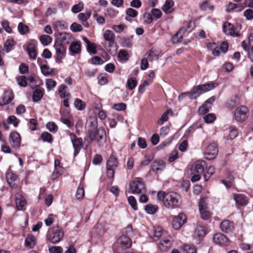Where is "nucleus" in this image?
I'll return each instance as SVG.
<instances>
[{
	"label": "nucleus",
	"instance_id": "1",
	"mask_svg": "<svg viewBox=\"0 0 253 253\" xmlns=\"http://www.w3.org/2000/svg\"><path fill=\"white\" fill-rule=\"evenodd\" d=\"M91 121L88 126V136L91 140L96 141L102 143L106 140V134L105 130L103 127L98 128V123L96 117H90Z\"/></svg>",
	"mask_w": 253,
	"mask_h": 253
},
{
	"label": "nucleus",
	"instance_id": "2",
	"mask_svg": "<svg viewBox=\"0 0 253 253\" xmlns=\"http://www.w3.org/2000/svg\"><path fill=\"white\" fill-rule=\"evenodd\" d=\"M160 201L163 202L165 207L168 209H173L179 206L180 196L175 192L165 193L160 191L157 194Z\"/></svg>",
	"mask_w": 253,
	"mask_h": 253
},
{
	"label": "nucleus",
	"instance_id": "3",
	"mask_svg": "<svg viewBox=\"0 0 253 253\" xmlns=\"http://www.w3.org/2000/svg\"><path fill=\"white\" fill-rule=\"evenodd\" d=\"M214 84V83H210L197 85L194 86L190 92L180 94L178 98L180 99L188 95L190 99H196L201 94L213 89L215 87Z\"/></svg>",
	"mask_w": 253,
	"mask_h": 253
},
{
	"label": "nucleus",
	"instance_id": "4",
	"mask_svg": "<svg viewBox=\"0 0 253 253\" xmlns=\"http://www.w3.org/2000/svg\"><path fill=\"white\" fill-rule=\"evenodd\" d=\"M131 192L134 194H140L146 192V188L142 179L135 178L130 184Z\"/></svg>",
	"mask_w": 253,
	"mask_h": 253
},
{
	"label": "nucleus",
	"instance_id": "5",
	"mask_svg": "<svg viewBox=\"0 0 253 253\" xmlns=\"http://www.w3.org/2000/svg\"><path fill=\"white\" fill-rule=\"evenodd\" d=\"M64 236L63 230L56 227L53 228L51 232L48 235V240L53 244H56L59 242Z\"/></svg>",
	"mask_w": 253,
	"mask_h": 253
},
{
	"label": "nucleus",
	"instance_id": "6",
	"mask_svg": "<svg viewBox=\"0 0 253 253\" xmlns=\"http://www.w3.org/2000/svg\"><path fill=\"white\" fill-rule=\"evenodd\" d=\"M54 48L55 49V60L57 63L61 61L62 59L64 58L66 53V47L60 42H55Z\"/></svg>",
	"mask_w": 253,
	"mask_h": 253
},
{
	"label": "nucleus",
	"instance_id": "7",
	"mask_svg": "<svg viewBox=\"0 0 253 253\" xmlns=\"http://www.w3.org/2000/svg\"><path fill=\"white\" fill-rule=\"evenodd\" d=\"M248 115L249 110L245 106H241L235 110V118L238 122L244 121L248 118Z\"/></svg>",
	"mask_w": 253,
	"mask_h": 253
},
{
	"label": "nucleus",
	"instance_id": "8",
	"mask_svg": "<svg viewBox=\"0 0 253 253\" xmlns=\"http://www.w3.org/2000/svg\"><path fill=\"white\" fill-rule=\"evenodd\" d=\"M242 47L248 51V57L253 62V34L250 35L248 42L243 41L242 43Z\"/></svg>",
	"mask_w": 253,
	"mask_h": 253
},
{
	"label": "nucleus",
	"instance_id": "9",
	"mask_svg": "<svg viewBox=\"0 0 253 253\" xmlns=\"http://www.w3.org/2000/svg\"><path fill=\"white\" fill-rule=\"evenodd\" d=\"M172 245V239L170 236H163L160 239L159 247L162 252H167L169 249L171 248Z\"/></svg>",
	"mask_w": 253,
	"mask_h": 253
},
{
	"label": "nucleus",
	"instance_id": "10",
	"mask_svg": "<svg viewBox=\"0 0 253 253\" xmlns=\"http://www.w3.org/2000/svg\"><path fill=\"white\" fill-rule=\"evenodd\" d=\"M69 136L74 148V155L76 156L79 154L83 144V139L82 138H78L76 135L73 133H70Z\"/></svg>",
	"mask_w": 253,
	"mask_h": 253
},
{
	"label": "nucleus",
	"instance_id": "11",
	"mask_svg": "<svg viewBox=\"0 0 253 253\" xmlns=\"http://www.w3.org/2000/svg\"><path fill=\"white\" fill-rule=\"evenodd\" d=\"M218 153V148L216 144L210 143L207 146L205 153V157L208 160L214 159Z\"/></svg>",
	"mask_w": 253,
	"mask_h": 253
},
{
	"label": "nucleus",
	"instance_id": "12",
	"mask_svg": "<svg viewBox=\"0 0 253 253\" xmlns=\"http://www.w3.org/2000/svg\"><path fill=\"white\" fill-rule=\"evenodd\" d=\"M37 42L36 40H31L27 43V51L28 53L30 59L33 60H35L37 58Z\"/></svg>",
	"mask_w": 253,
	"mask_h": 253
},
{
	"label": "nucleus",
	"instance_id": "13",
	"mask_svg": "<svg viewBox=\"0 0 253 253\" xmlns=\"http://www.w3.org/2000/svg\"><path fill=\"white\" fill-rule=\"evenodd\" d=\"M187 217L182 212L179 213L177 216H175L172 221V225L176 230L179 229L182 225L186 222Z\"/></svg>",
	"mask_w": 253,
	"mask_h": 253
},
{
	"label": "nucleus",
	"instance_id": "14",
	"mask_svg": "<svg viewBox=\"0 0 253 253\" xmlns=\"http://www.w3.org/2000/svg\"><path fill=\"white\" fill-rule=\"evenodd\" d=\"M223 30L224 33L232 37H237L240 36L238 31L234 26L229 22H225L223 25Z\"/></svg>",
	"mask_w": 253,
	"mask_h": 253
},
{
	"label": "nucleus",
	"instance_id": "15",
	"mask_svg": "<svg viewBox=\"0 0 253 253\" xmlns=\"http://www.w3.org/2000/svg\"><path fill=\"white\" fill-rule=\"evenodd\" d=\"M213 241L220 246H227L229 244L228 239L223 234L218 233L213 236Z\"/></svg>",
	"mask_w": 253,
	"mask_h": 253
},
{
	"label": "nucleus",
	"instance_id": "16",
	"mask_svg": "<svg viewBox=\"0 0 253 253\" xmlns=\"http://www.w3.org/2000/svg\"><path fill=\"white\" fill-rule=\"evenodd\" d=\"M13 98L14 94L12 90L4 91L2 96L0 98V105L4 106L9 103Z\"/></svg>",
	"mask_w": 253,
	"mask_h": 253
},
{
	"label": "nucleus",
	"instance_id": "17",
	"mask_svg": "<svg viewBox=\"0 0 253 253\" xmlns=\"http://www.w3.org/2000/svg\"><path fill=\"white\" fill-rule=\"evenodd\" d=\"M69 53L72 56L80 54L81 52V42L79 41L71 42L69 48Z\"/></svg>",
	"mask_w": 253,
	"mask_h": 253
},
{
	"label": "nucleus",
	"instance_id": "18",
	"mask_svg": "<svg viewBox=\"0 0 253 253\" xmlns=\"http://www.w3.org/2000/svg\"><path fill=\"white\" fill-rule=\"evenodd\" d=\"M205 167L206 162L203 160H199L192 165L191 170L193 173H201L203 172Z\"/></svg>",
	"mask_w": 253,
	"mask_h": 253
},
{
	"label": "nucleus",
	"instance_id": "19",
	"mask_svg": "<svg viewBox=\"0 0 253 253\" xmlns=\"http://www.w3.org/2000/svg\"><path fill=\"white\" fill-rule=\"evenodd\" d=\"M166 167L165 162L160 160H155L151 164V170L156 173L161 172Z\"/></svg>",
	"mask_w": 253,
	"mask_h": 253
},
{
	"label": "nucleus",
	"instance_id": "20",
	"mask_svg": "<svg viewBox=\"0 0 253 253\" xmlns=\"http://www.w3.org/2000/svg\"><path fill=\"white\" fill-rule=\"evenodd\" d=\"M6 179L8 184L10 187L12 188L17 187L19 181L16 174L12 172H7L6 174Z\"/></svg>",
	"mask_w": 253,
	"mask_h": 253
},
{
	"label": "nucleus",
	"instance_id": "21",
	"mask_svg": "<svg viewBox=\"0 0 253 253\" xmlns=\"http://www.w3.org/2000/svg\"><path fill=\"white\" fill-rule=\"evenodd\" d=\"M9 140L14 148L15 149L19 148L21 143V137L18 132H12L10 133Z\"/></svg>",
	"mask_w": 253,
	"mask_h": 253
},
{
	"label": "nucleus",
	"instance_id": "22",
	"mask_svg": "<svg viewBox=\"0 0 253 253\" xmlns=\"http://www.w3.org/2000/svg\"><path fill=\"white\" fill-rule=\"evenodd\" d=\"M165 231L161 226L154 227L152 231V237L154 241H157L160 239L161 237L165 236Z\"/></svg>",
	"mask_w": 253,
	"mask_h": 253
},
{
	"label": "nucleus",
	"instance_id": "23",
	"mask_svg": "<svg viewBox=\"0 0 253 253\" xmlns=\"http://www.w3.org/2000/svg\"><path fill=\"white\" fill-rule=\"evenodd\" d=\"M72 35L67 33H61L59 34L56 42H60L63 45L69 44L72 41Z\"/></svg>",
	"mask_w": 253,
	"mask_h": 253
},
{
	"label": "nucleus",
	"instance_id": "24",
	"mask_svg": "<svg viewBox=\"0 0 253 253\" xmlns=\"http://www.w3.org/2000/svg\"><path fill=\"white\" fill-rule=\"evenodd\" d=\"M54 170L51 175L52 179H55L61 175L64 171V168L60 165V162L58 160L54 161Z\"/></svg>",
	"mask_w": 253,
	"mask_h": 253
},
{
	"label": "nucleus",
	"instance_id": "25",
	"mask_svg": "<svg viewBox=\"0 0 253 253\" xmlns=\"http://www.w3.org/2000/svg\"><path fill=\"white\" fill-rule=\"evenodd\" d=\"M221 230L225 233H231L234 229V223L228 220H225L220 223Z\"/></svg>",
	"mask_w": 253,
	"mask_h": 253
},
{
	"label": "nucleus",
	"instance_id": "26",
	"mask_svg": "<svg viewBox=\"0 0 253 253\" xmlns=\"http://www.w3.org/2000/svg\"><path fill=\"white\" fill-rule=\"evenodd\" d=\"M103 38L106 41L108 42L110 47L115 45V35L112 31L109 30L105 31L103 34Z\"/></svg>",
	"mask_w": 253,
	"mask_h": 253
},
{
	"label": "nucleus",
	"instance_id": "27",
	"mask_svg": "<svg viewBox=\"0 0 253 253\" xmlns=\"http://www.w3.org/2000/svg\"><path fill=\"white\" fill-rule=\"evenodd\" d=\"M36 244V237L33 235H28L25 240V247L28 249L34 248Z\"/></svg>",
	"mask_w": 253,
	"mask_h": 253
},
{
	"label": "nucleus",
	"instance_id": "28",
	"mask_svg": "<svg viewBox=\"0 0 253 253\" xmlns=\"http://www.w3.org/2000/svg\"><path fill=\"white\" fill-rule=\"evenodd\" d=\"M234 198L236 204L240 206H246L248 203V198L243 194H236Z\"/></svg>",
	"mask_w": 253,
	"mask_h": 253
},
{
	"label": "nucleus",
	"instance_id": "29",
	"mask_svg": "<svg viewBox=\"0 0 253 253\" xmlns=\"http://www.w3.org/2000/svg\"><path fill=\"white\" fill-rule=\"evenodd\" d=\"M60 121L68 127L73 126V123L71 121V116L68 112L61 114Z\"/></svg>",
	"mask_w": 253,
	"mask_h": 253
},
{
	"label": "nucleus",
	"instance_id": "30",
	"mask_svg": "<svg viewBox=\"0 0 253 253\" xmlns=\"http://www.w3.org/2000/svg\"><path fill=\"white\" fill-rule=\"evenodd\" d=\"M15 202L16 207L19 211L22 210L23 208L26 204V202L24 197L20 194H17L15 196Z\"/></svg>",
	"mask_w": 253,
	"mask_h": 253
},
{
	"label": "nucleus",
	"instance_id": "31",
	"mask_svg": "<svg viewBox=\"0 0 253 253\" xmlns=\"http://www.w3.org/2000/svg\"><path fill=\"white\" fill-rule=\"evenodd\" d=\"M244 7L245 6L242 3L236 4L230 2L226 8V11L228 12H230L233 10L240 11L243 10Z\"/></svg>",
	"mask_w": 253,
	"mask_h": 253
},
{
	"label": "nucleus",
	"instance_id": "32",
	"mask_svg": "<svg viewBox=\"0 0 253 253\" xmlns=\"http://www.w3.org/2000/svg\"><path fill=\"white\" fill-rule=\"evenodd\" d=\"M118 241L120 244L124 246L126 248L130 247L132 244L131 239H130L127 236H122L120 237L118 240Z\"/></svg>",
	"mask_w": 253,
	"mask_h": 253
},
{
	"label": "nucleus",
	"instance_id": "33",
	"mask_svg": "<svg viewBox=\"0 0 253 253\" xmlns=\"http://www.w3.org/2000/svg\"><path fill=\"white\" fill-rule=\"evenodd\" d=\"M53 27L55 31H59L67 29L68 26L64 21H57L53 23Z\"/></svg>",
	"mask_w": 253,
	"mask_h": 253
},
{
	"label": "nucleus",
	"instance_id": "34",
	"mask_svg": "<svg viewBox=\"0 0 253 253\" xmlns=\"http://www.w3.org/2000/svg\"><path fill=\"white\" fill-rule=\"evenodd\" d=\"M206 234V232L204 226L198 225L194 233V236L197 238H203Z\"/></svg>",
	"mask_w": 253,
	"mask_h": 253
},
{
	"label": "nucleus",
	"instance_id": "35",
	"mask_svg": "<svg viewBox=\"0 0 253 253\" xmlns=\"http://www.w3.org/2000/svg\"><path fill=\"white\" fill-rule=\"evenodd\" d=\"M185 32V29L180 28L179 31L173 36L172 41L174 43H178L182 39L184 33Z\"/></svg>",
	"mask_w": 253,
	"mask_h": 253
},
{
	"label": "nucleus",
	"instance_id": "36",
	"mask_svg": "<svg viewBox=\"0 0 253 253\" xmlns=\"http://www.w3.org/2000/svg\"><path fill=\"white\" fill-rule=\"evenodd\" d=\"M118 165V161L117 159L114 156H110L107 162L106 167L116 169Z\"/></svg>",
	"mask_w": 253,
	"mask_h": 253
},
{
	"label": "nucleus",
	"instance_id": "37",
	"mask_svg": "<svg viewBox=\"0 0 253 253\" xmlns=\"http://www.w3.org/2000/svg\"><path fill=\"white\" fill-rule=\"evenodd\" d=\"M173 5L174 2L172 0H167L162 9L165 13L169 14L171 12V8Z\"/></svg>",
	"mask_w": 253,
	"mask_h": 253
},
{
	"label": "nucleus",
	"instance_id": "38",
	"mask_svg": "<svg viewBox=\"0 0 253 253\" xmlns=\"http://www.w3.org/2000/svg\"><path fill=\"white\" fill-rule=\"evenodd\" d=\"M200 8L202 11H206L210 10L211 11H212L214 9V6L211 4L209 1L205 0L201 4Z\"/></svg>",
	"mask_w": 253,
	"mask_h": 253
},
{
	"label": "nucleus",
	"instance_id": "39",
	"mask_svg": "<svg viewBox=\"0 0 253 253\" xmlns=\"http://www.w3.org/2000/svg\"><path fill=\"white\" fill-rule=\"evenodd\" d=\"M15 44V42L14 40L12 39H7L5 43L4 47V49L7 53L9 52L10 51H11L13 48V46Z\"/></svg>",
	"mask_w": 253,
	"mask_h": 253
},
{
	"label": "nucleus",
	"instance_id": "40",
	"mask_svg": "<svg viewBox=\"0 0 253 253\" xmlns=\"http://www.w3.org/2000/svg\"><path fill=\"white\" fill-rule=\"evenodd\" d=\"M158 210V207L156 205L148 204L145 206V210L149 214H155Z\"/></svg>",
	"mask_w": 253,
	"mask_h": 253
},
{
	"label": "nucleus",
	"instance_id": "41",
	"mask_svg": "<svg viewBox=\"0 0 253 253\" xmlns=\"http://www.w3.org/2000/svg\"><path fill=\"white\" fill-rule=\"evenodd\" d=\"M84 196V189L83 185L80 183L79 185L78 189L76 191V197L77 199L80 200L82 199Z\"/></svg>",
	"mask_w": 253,
	"mask_h": 253
},
{
	"label": "nucleus",
	"instance_id": "42",
	"mask_svg": "<svg viewBox=\"0 0 253 253\" xmlns=\"http://www.w3.org/2000/svg\"><path fill=\"white\" fill-rule=\"evenodd\" d=\"M41 70L42 73L44 76L52 75L54 73L53 69L50 68L46 65H41Z\"/></svg>",
	"mask_w": 253,
	"mask_h": 253
},
{
	"label": "nucleus",
	"instance_id": "43",
	"mask_svg": "<svg viewBox=\"0 0 253 253\" xmlns=\"http://www.w3.org/2000/svg\"><path fill=\"white\" fill-rule=\"evenodd\" d=\"M208 47L209 49L212 50V54L213 55L217 56L220 54V49L216 46L215 43H210L208 44Z\"/></svg>",
	"mask_w": 253,
	"mask_h": 253
},
{
	"label": "nucleus",
	"instance_id": "44",
	"mask_svg": "<svg viewBox=\"0 0 253 253\" xmlns=\"http://www.w3.org/2000/svg\"><path fill=\"white\" fill-rule=\"evenodd\" d=\"M43 96V92L40 89H36L33 94V99L34 101H40Z\"/></svg>",
	"mask_w": 253,
	"mask_h": 253
},
{
	"label": "nucleus",
	"instance_id": "45",
	"mask_svg": "<svg viewBox=\"0 0 253 253\" xmlns=\"http://www.w3.org/2000/svg\"><path fill=\"white\" fill-rule=\"evenodd\" d=\"M39 39L41 43L44 45H47L52 41L51 38L50 36L46 35L41 36L39 38Z\"/></svg>",
	"mask_w": 253,
	"mask_h": 253
},
{
	"label": "nucleus",
	"instance_id": "46",
	"mask_svg": "<svg viewBox=\"0 0 253 253\" xmlns=\"http://www.w3.org/2000/svg\"><path fill=\"white\" fill-rule=\"evenodd\" d=\"M74 105L77 110L80 111L84 110L86 106L85 102L79 98L76 99Z\"/></svg>",
	"mask_w": 253,
	"mask_h": 253
},
{
	"label": "nucleus",
	"instance_id": "47",
	"mask_svg": "<svg viewBox=\"0 0 253 253\" xmlns=\"http://www.w3.org/2000/svg\"><path fill=\"white\" fill-rule=\"evenodd\" d=\"M127 87L129 90L134 89L137 85V81L135 78H131L127 81Z\"/></svg>",
	"mask_w": 253,
	"mask_h": 253
},
{
	"label": "nucleus",
	"instance_id": "48",
	"mask_svg": "<svg viewBox=\"0 0 253 253\" xmlns=\"http://www.w3.org/2000/svg\"><path fill=\"white\" fill-rule=\"evenodd\" d=\"M41 138L44 142L51 143L52 141V135L49 132L46 131L43 132L42 133Z\"/></svg>",
	"mask_w": 253,
	"mask_h": 253
},
{
	"label": "nucleus",
	"instance_id": "49",
	"mask_svg": "<svg viewBox=\"0 0 253 253\" xmlns=\"http://www.w3.org/2000/svg\"><path fill=\"white\" fill-rule=\"evenodd\" d=\"M19 122V120L13 115L9 116L7 120V122L8 124H12L15 127L18 126Z\"/></svg>",
	"mask_w": 253,
	"mask_h": 253
},
{
	"label": "nucleus",
	"instance_id": "50",
	"mask_svg": "<svg viewBox=\"0 0 253 253\" xmlns=\"http://www.w3.org/2000/svg\"><path fill=\"white\" fill-rule=\"evenodd\" d=\"M67 86L65 85H61L59 88V93L61 98H67L69 94L66 92Z\"/></svg>",
	"mask_w": 253,
	"mask_h": 253
},
{
	"label": "nucleus",
	"instance_id": "51",
	"mask_svg": "<svg viewBox=\"0 0 253 253\" xmlns=\"http://www.w3.org/2000/svg\"><path fill=\"white\" fill-rule=\"evenodd\" d=\"M46 88L48 91H50L56 85V82L52 79H47L45 81Z\"/></svg>",
	"mask_w": 253,
	"mask_h": 253
},
{
	"label": "nucleus",
	"instance_id": "52",
	"mask_svg": "<svg viewBox=\"0 0 253 253\" xmlns=\"http://www.w3.org/2000/svg\"><path fill=\"white\" fill-rule=\"evenodd\" d=\"M118 56L121 60L127 61L128 59V55L125 50H120L118 53Z\"/></svg>",
	"mask_w": 253,
	"mask_h": 253
},
{
	"label": "nucleus",
	"instance_id": "53",
	"mask_svg": "<svg viewBox=\"0 0 253 253\" xmlns=\"http://www.w3.org/2000/svg\"><path fill=\"white\" fill-rule=\"evenodd\" d=\"M201 217L203 219L207 220L211 217V212L207 208L199 210Z\"/></svg>",
	"mask_w": 253,
	"mask_h": 253
},
{
	"label": "nucleus",
	"instance_id": "54",
	"mask_svg": "<svg viewBox=\"0 0 253 253\" xmlns=\"http://www.w3.org/2000/svg\"><path fill=\"white\" fill-rule=\"evenodd\" d=\"M228 131L229 133V139L232 140L237 137L238 134L237 130L234 127L230 126Z\"/></svg>",
	"mask_w": 253,
	"mask_h": 253
},
{
	"label": "nucleus",
	"instance_id": "55",
	"mask_svg": "<svg viewBox=\"0 0 253 253\" xmlns=\"http://www.w3.org/2000/svg\"><path fill=\"white\" fill-rule=\"evenodd\" d=\"M18 29L19 33L22 35H24L29 31V27L22 23H20L18 24Z\"/></svg>",
	"mask_w": 253,
	"mask_h": 253
},
{
	"label": "nucleus",
	"instance_id": "56",
	"mask_svg": "<svg viewBox=\"0 0 253 253\" xmlns=\"http://www.w3.org/2000/svg\"><path fill=\"white\" fill-rule=\"evenodd\" d=\"M47 129L52 132H55L58 130L57 126L54 122H48L46 125Z\"/></svg>",
	"mask_w": 253,
	"mask_h": 253
},
{
	"label": "nucleus",
	"instance_id": "57",
	"mask_svg": "<svg viewBox=\"0 0 253 253\" xmlns=\"http://www.w3.org/2000/svg\"><path fill=\"white\" fill-rule=\"evenodd\" d=\"M84 7L83 2H80L78 4L74 5L72 8V11L74 13H77L81 11Z\"/></svg>",
	"mask_w": 253,
	"mask_h": 253
},
{
	"label": "nucleus",
	"instance_id": "58",
	"mask_svg": "<svg viewBox=\"0 0 253 253\" xmlns=\"http://www.w3.org/2000/svg\"><path fill=\"white\" fill-rule=\"evenodd\" d=\"M172 112L170 110H167L161 116L160 121L161 125H162L164 122H166L168 120L169 115L172 114Z\"/></svg>",
	"mask_w": 253,
	"mask_h": 253
},
{
	"label": "nucleus",
	"instance_id": "59",
	"mask_svg": "<svg viewBox=\"0 0 253 253\" xmlns=\"http://www.w3.org/2000/svg\"><path fill=\"white\" fill-rule=\"evenodd\" d=\"M128 203L131 206L132 208L134 210H137V202L135 199V198L132 196H130L128 197L127 198Z\"/></svg>",
	"mask_w": 253,
	"mask_h": 253
},
{
	"label": "nucleus",
	"instance_id": "60",
	"mask_svg": "<svg viewBox=\"0 0 253 253\" xmlns=\"http://www.w3.org/2000/svg\"><path fill=\"white\" fill-rule=\"evenodd\" d=\"M126 28V26L125 24H121L118 25H114L112 26V29L116 33H121Z\"/></svg>",
	"mask_w": 253,
	"mask_h": 253
},
{
	"label": "nucleus",
	"instance_id": "61",
	"mask_svg": "<svg viewBox=\"0 0 253 253\" xmlns=\"http://www.w3.org/2000/svg\"><path fill=\"white\" fill-rule=\"evenodd\" d=\"M96 48L95 44L93 42H91L87 45V50L89 53L95 54L97 53Z\"/></svg>",
	"mask_w": 253,
	"mask_h": 253
},
{
	"label": "nucleus",
	"instance_id": "62",
	"mask_svg": "<svg viewBox=\"0 0 253 253\" xmlns=\"http://www.w3.org/2000/svg\"><path fill=\"white\" fill-rule=\"evenodd\" d=\"M183 251L185 253H196V250L193 245H184L183 247Z\"/></svg>",
	"mask_w": 253,
	"mask_h": 253
},
{
	"label": "nucleus",
	"instance_id": "63",
	"mask_svg": "<svg viewBox=\"0 0 253 253\" xmlns=\"http://www.w3.org/2000/svg\"><path fill=\"white\" fill-rule=\"evenodd\" d=\"M70 29L73 32H78L82 31L83 28L80 24L75 22L71 24Z\"/></svg>",
	"mask_w": 253,
	"mask_h": 253
},
{
	"label": "nucleus",
	"instance_id": "64",
	"mask_svg": "<svg viewBox=\"0 0 253 253\" xmlns=\"http://www.w3.org/2000/svg\"><path fill=\"white\" fill-rule=\"evenodd\" d=\"M17 84L21 86L25 87L27 85L26 78L24 76H21L17 78Z\"/></svg>",
	"mask_w": 253,
	"mask_h": 253
}]
</instances>
